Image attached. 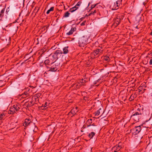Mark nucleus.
Returning a JSON list of instances; mask_svg holds the SVG:
<instances>
[{"instance_id":"obj_1","label":"nucleus","mask_w":152,"mask_h":152,"mask_svg":"<svg viewBox=\"0 0 152 152\" xmlns=\"http://www.w3.org/2000/svg\"><path fill=\"white\" fill-rule=\"evenodd\" d=\"M51 64H53V65L51 67H49L50 69L48 70V71L51 72L57 71L61 66L59 61H55L54 62H51Z\"/></svg>"},{"instance_id":"obj_2","label":"nucleus","mask_w":152,"mask_h":152,"mask_svg":"<svg viewBox=\"0 0 152 152\" xmlns=\"http://www.w3.org/2000/svg\"><path fill=\"white\" fill-rule=\"evenodd\" d=\"M141 115L142 114L140 113L137 112H134L131 116V118L134 121L137 122L140 118Z\"/></svg>"},{"instance_id":"obj_3","label":"nucleus","mask_w":152,"mask_h":152,"mask_svg":"<svg viewBox=\"0 0 152 152\" xmlns=\"http://www.w3.org/2000/svg\"><path fill=\"white\" fill-rule=\"evenodd\" d=\"M63 53V51L61 50H56L55 51L52 56L53 60L58 61L57 60L61 56V54Z\"/></svg>"},{"instance_id":"obj_4","label":"nucleus","mask_w":152,"mask_h":152,"mask_svg":"<svg viewBox=\"0 0 152 152\" xmlns=\"http://www.w3.org/2000/svg\"><path fill=\"white\" fill-rule=\"evenodd\" d=\"M87 43V38L83 36L79 38L78 39V44L80 46H82L86 44Z\"/></svg>"},{"instance_id":"obj_5","label":"nucleus","mask_w":152,"mask_h":152,"mask_svg":"<svg viewBox=\"0 0 152 152\" xmlns=\"http://www.w3.org/2000/svg\"><path fill=\"white\" fill-rule=\"evenodd\" d=\"M142 125L136 126L133 129L130 130V131L132 132V134L136 135L138 134L141 130V126Z\"/></svg>"},{"instance_id":"obj_6","label":"nucleus","mask_w":152,"mask_h":152,"mask_svg":"<svg viewBox=\"0 0 152 152\" xmlns=\"http://www.w3.org/2000/svg\"><path fill=\"white\" fill-rule=\"evenodd\" d=\"M121 21V18L120 16H117V17L114 20V23L112 24V26L115 28L120 23Z\"/></svg>"},{"instance_id":"obj_7","label":"nucleus","mask_w":152,"mask_h":152,"mask_svg":"<svg viewBox=\"0 0 152 152\" xmlns=\"http://www.w3.org/2000/svg\"><path fill=\"white\" fill-rule=\"evenodd\" d=\"M99 15L102 17H105L107 15L108 11L106 10H104L103 9L102 10H100L99 12Z\"/></svg>"},{"instance_id":"obj_8","label":"nucleus","mask_w":152,"mask_h":152,"mask_svg":"<svg viewBox=\"0 0 152 152\" xmlns=\"http://www.w3.org/2000/svg\"><path fill=\"white\" fill-rule=\"evenodd\" d=\"M121 143H119L118 145H116L115 146L113 147L112 148V150L113 151H114V152H117L119 151L120 149L121 148V145H120Z\"/></svg>"},{"instance_id":"obj_9","label":"nucleus","mask_w":152,"mask_h":152,"mask_svg":"<svg viewBox=\"0 0 152 152\" xmlns=\"http://www.w3.org/2000/svg\"><path fill=\"white\" fill-rule=\"evenodd\" d=\"M121 3L120 0H117L115 3H114L113 5V8H112L113 10H115L117 9Z\"/></svg>"},{"instance_id":"obj_10","label":"nucleus","mask_w":152,"mask_h":152,"mask_svg":"<svg viewBox=\"0 0 152 152\" xmlns=\"http://www.w3.org/2000/svg\"><path fill=\"white\" fill-rule=\"evenodd\" d=\"M78 112V110H77L73 108L68 114V115L71 116V117H73L75 115L76 113Z\"/></svg>"},{"instance_id":"obj_11","label":"nucleus","mask_w":152,"mask_h":152,"mask_svg":"<svg viewBox=\"0 0 152 152\" xmlns=\"http://www.w3.org/2000/svg\"><path fill=\"white\" fill-rule=\"evenodd\" d=\"M102 50L101 49H97L94 50L92 53V54H93L94 56H96L97 55H100V54L102 53Z\"/></svg>"},{"instance_id":"obj_12","label":"nucleus","mask_w":152,"mask_h":152,"mask_svg":"<svg viewBox=\"0 0 152 152\" xmlns=\"http://www.w3.org/2000/svg\"><path fill=\"white\" fill-rule=\"evenodd\" d=\"M31 122V121L30 119H26L25 120V122L23 123V126H28Z\"/></svg>"},{"instance_id":"obj_13","label":"nucleus","mask_w":152,"mask_h":152,"mask_svg":"<svg viewBox=\"0 0 152 152\" xmlns=\"http://www.w3.org/2000/svg\"><path fill=\"white\" fill-rule=\"evenodd\" d=\"M137 95L136 93H135L133 94H132L129 98V100L130 101H132L134 100L135 98L137 97Z\"/></svg>"},{"instance_id":"obj_14","label":"nucleus","mask_w":152,"mask_h":152,"mask_svg":"<svg viewBox=\"0 0 152 152\" xmlns=\"http://www.w3.org/2000/svg\"><path fill=\"white\" fill-rule=\"evenodd\" d=\"M50 61V60H49L48 59H46L45 61H44V64L48 68L49 67L47 66V65H49L50 64H51Z\"/></svg>"},{"instance_id":"obj_15","label":"nucleus","mask_w":152,"mask_h":152,"mask_svg":"<svg viewBox=\"0 0 152 152\" xmlns=\"http://www.w3.org/2000/svg\"><path fill=\"white\" fill-rule=\"evenodd\" d=\"M92 123V119L91 118L89 119L86 122V124H87V127H88L89 126H91V124Z\"/></svg>"},{"instance_id":"obj_16","label":"nucleus","mask_w":152,"mask_h":152,"mask_svg":"<svg viewBox=\"0 0 152 152\" xmlns=\"http://www.w3.org/2000/svg\"><path fill=\"white\" fill-rule=\"evenodd\" d=\"M69 47L68 46L65 47L63 48V53L64 54H66L68 53V48Z\"/></svg>"},{"instance_id":"obj_17","label":"nucleus","mask_w":152,"mask_h":152,"mask_svg":"<svg viewBox=\"0 0 152 152\" xmlns=\"http://www.w3.org/2000/svg\"><path fill=\"white\" fill-rule=\"evenodd\" d=\"M95 133L94 132H91L88 135V137L90 139L93 138V137L95 135Z\"/></svg>"},{"instance_id":"obj_18","label":"nucleus","mask_w":152,"mask_h":152,"mask_svg":"<svg viewBox=\"0 0 152 152\" xmlns=\"http://www.w3.org/2000/svg\"><path fill=\"white\" fill-rule=\"evenodd\" d=\"M103 59L104 60L106 61L107 62H108L110 61V58L107 56H104L103 57Z\"/></svg>"},{"instance_id":"obj_19","label":"nucleus","mask_w":152,"mask_h":152,"mask_svg":"<svg viewBox=\"0 0 152 152\" xmlns=\"http://www.w3.org/2000/svg\"><path fill=\"white\" fill-rule=\"evenodd\" d=\"M12 107L14 110H15L16 111L20 109L19 107H18V105L16 104L14 105Z\"/></svg>"},{"instance_id":"obj_20","label":"nucleus","mask_w":152,"mask_h":152,"mask_svg":"<svg viewBox=\"0 0 152 152\" xmlns=\"http://www.w3.org/2000/svg\"><path fill=\"white\" fill-rule=\"evenodd\" d=\"M39 10V7H35V9H34L33 12L35 13V14H36L38 12Z\"/></svg>"},{"instance_id":"obj_21","label":"nucleus","mask_w":152,"mask_h":152,"mask_svg":"<svg viewBox=\"0 0 152 152\" xmlns=\"http://www.w3.org/2000/svg\"><path fill=\"white\" fill-rule=\"evenodd\" d=\"M5 116V114L2 113L0 115V120H1L3 119V118Z\"/></svg>"},{"instance_id":"obj_22","label":"nucleus","mask_w":152,"mask_h":152,"mask_svg":"<svg viewBox=\"0 0 152 152\" xmlns=\"http://www.w3.org/2000/svg\"><path fill=\"white\" fill-rule=\"evenodd\" d=\"M70 14V13H69L68 12H66L64 14V16H63V17H64V18L68 17L69 16Z\"/></svg>"},{"instance_id":"obj_23","label":"nucleus","mask_w":152,"mask_h":152,"mask_svg":"<svg viewBox=\"0 0 152 152\" xmlns=\"http://www.w3.org/2000/svg\"><path fill=\"white\" fill-rule=\"evenodd\" d=\"M54 7H51L50 9L49 10H48L47 12H46V13L47 14H49L50 12H51V11H53L54 10Z\"/></svg>"},{"instance_id":"obj_24","label":"nucleus","mask_w":152,"mask_h":152,"mask_svg":"<svg viewBox=\"0 0 152 152\" xmlns=\"http://www.w3.org/2000/svg\"><path fill=\"white\" fill-rule=\"evenodd\" d=\"M15 110H14L12 107H11L10 108V113L13 114L15 112Z\"/></svg>"},{"instance_id":"obj_25","label":"nucleus","mask_w":152,"mask_h":152,"mask_svg":"<svg viewBox=\"0 0 152 152\" xmlns=\"http://www.w3.org/2000/svg\"><path fill=\"white\" fill-rule=\"evenodd\" d=\"M101 110V108H100L99 110L96 111V112H95V114L96 115H99L100 113V110Z\"/></svg>"},{"instance_id":"obj_26","label":"nucleus","mask_w":152,"mask_h":152,"mask_svg":"<svg viewBox=\"0 0 152 152\" xmlns=\"http://www.w3.org/2000/svg\"><path fill=\"white\" fill-rule=\"evenodd\" d=\"M75 8L74 9V7L69 9V12H75V11L77 10L76 9H75Z\"/></svg>"},{"instance_id":"obj_27","label":"nucleus","mask_w":152,"mask_h":152,"mask_svg":"<svg viewBox=\"0 0 152 152\" xmlns=\"http://www.w3.org/2000/svg\"><path fill=\"white\" fill-rule=\"evenodd\" d=\"M49 105V103H47V102H46L45 103V104L44 105H43V104H42V106L41 107H47V106Z\"/></svg>"},{"instance_id":"obj_28","label":"nucleus","mask_w":152,"mask_h":152,"mask_svg":"<svg viewBox=\"0 0 152 152\" xmlns=\"http://www.w3.org/2000/svg\"><path fill=\"white\" fill-rule=\"evenodd\" d=\"M73 33V32L71 30L68 32L66 33V35H72Z\"/></svg>"},{"instance_id":"obj_29","label":"nucleus","mask_w":152,"mask_h":152,"mask_svg":"<svg viewBox=\"0 0 152 152\" xmlns=\"http://www.w3.org/2000/svg\"><path fill=\"white\" fill-rule=\"evenodd\" d=\"M82 3V1H78L77 4L76 5V6H77V7H79V6H80L81 4Z\"/></svg>"},{"instance_id":"obj_30","label":"nucleus","mask_w":152,"mask_h":152,"mask_svg":"<svg viewBox=\"0 0 152 152\" xmlns=\"http://www.w3.org/2000/svg\"><path fill=\"white\" fill-rule=\"evenodd\" d=\"M96 12H97V10H95L93 12L92 11L91 12V13H90L89 15V16L90 15H92V14L93 15H94L95 14Z\"/></svg>"},{"instance_id":"obj_31","label":"nucleus","mask_w":152,"mask_h":152,"mask_svg":"<svg viewBox=\"0 0 152 152\" xmlns=\"http://www.w3.org/2000/svg\"><path fill=\"white\" fill-rule=\"evenodd\" d=\"M83 99L86 101H88L89 100V97L88 96H85L83 97Z\"/></svg>"},{"instance_id":"obj_32","label":"nucleus","mask_w":152,"mask_h":152,"mask_svg":"<svg viewBox=\"0 0 152 152\" xmlns=\"http://www.w3.org/2000/svg\"><path fill=\"white\" fill-rule=\"evenodd\" d=\"M41 95V94L38 93V94H35L34 97H36L37 99V98L39 97Z\"/></svg>"},{"instance_id":"obj_33","label":"nucleus","mask_w":152,"mask_h":152,"mask_svg":"<svg viewBox=\"0 0 152 152\" xmlns=\"http://www.w3.org/2000/svg\"><path fill=\"white\" fill-rule=\"evenodd\" d=\"M5 8L3 9L1 11L0 13L4 15V13L5 11Z\"/></svg>"},{"instance_id":"obj_34","label":"nucleus","mask_w":152,"mask_h":152,"mask_svg":"<svg viewBox=\"0 0 152 152\" xmlns=\"http://www.w3.org/2000/svg\"><path fill=\"white\" fill-rule=\"evenodd\" d=\"M49 25L48 26H44L42 28V29L44 30H45V29H47V28L49 27Z\"/></svg>"},{"instance_id":"obj_35","label":"nucleus","mask_w":152,"mask_h":152,"mask_svg":"<svg viewBox=\"0 0 152 152\" xmlns=\"http://www.w3.org/2000/svg\"><path fill=\"white\" fill-rule=\"evenodd\" d=\"M71 30L73 32L76 30V28L75 27H72L71 28Z\"/></svg>"},{"instance_id":"obj_36","label":"nucleus","mask_w":152,"mask_h":152,"mask_svg":"<svg viewBox=\"0 0 152 152\" xmlns=\"http://www.w3.org/2000/svg\"><path fill=\"white\" fill-rule=\"evenodd\" d=\"M108 75H109V72H107V73H105V75H102V77H108Z\"/></svg>"},{"instance_id":"obj_37","label":"nucleus","mask_w":152,"mask_h":152,"mask_svg":"<svg viewBox=\"0 0 152 152\" xmlns=\"http://www.w3.org/2000/svg\"><path fill=\"white\" fill-rule=\"evenodd\" d=\"M9 11H10V7H9L7 9V10H6V14H8V13L9 12Z\"/></svg>"},{"instance_id":"obj_38","label":"nucleus","mask_w":152,"mask_h":152,"mask_svg":"<svg viewBox=\"0 0 152 152\" xmlns=\"http://www.w3.org/2000/svg\"><path fill=\"white\" fill-rule=\"evenodd\" d=\"M86 22V21H83L82 23L80 24V26H83L85 25V24Z\"/></svg>"},{"instance_id":"obj_39","label":"nucleus","mask_w":152,"mask_h":152,"mask_svg":"<svg viewBox=\"0 0 152 152\" xmlns=\"http://www.w3.org/2000/svg\"><path fill=\"white\" fill-rule=\"evenodd\" d=\"M96 4L92 5L91 6V9H92L93 8H94L96 7Z\"/></svg>"},{"instance_id":"obj_40","label":"nucleus","mask_w":152,"mask_h":152,"mask_svg":"<svg viewBox=\"0 0 152 152\" xmlns=\"http://www.w3.org/2000/svg\"><path fill=\"white\" fill-rule=\"evenodd\" d=\"M86 127H87V126L85 125H84L82 127V128H81V129L83 130L84 129L86 128Z\"/></svg>"},{"instance_id":"obj_41","label":"nucleus","mask_w":152,"mask_h":152,"mask_svg":"<svg viewBox=\"0 0 152 152\" xmlns=\"http://www.w3.org/2000/svg\"><path fill=\"white\" fill-rule=\"evenodd\" d=\"M3 16H4V15L0 13V19L1 20L2 18L3 17Z\"/></svg>"},{"instance_id":"obj_42","label":"nucleus","mask_w":152,"mask_h":152,"mask_svg":"<svg viewBox=\"0 0 152 152\" xmlns=\"http://www.w3.org/2000/svg\"><path fill=\"white\" fill-rule=\"evenodd\" d=\"M148 54L151 56H152V50L150 51L148 53Z\"/></svg>"},{"instance_id":"obj_43","label":"nucleus","mask_w":152,"mask_h":152,"mask_svg":"<svg viewBox=\"0 0 152 152\" xmlns=\"http://www.w3.org/2000/svg\"><path fill=\"white\" fill-rule=\"evenodd\" d=\"M29 93L28 91L25 92L24 94L26 96H27L28 95Z\"/></svg>"},{"instance_id":"obj_44","label":"nucleus","mask_w":152,"mask_h":152,"mask_svg":"<svg viewBox=\"0 0 152 152\" xmlns=\"http://www.w3.org/2000/svg\"><path fill=\"white\" fill-rule=\"evenodd\" d=\"M74 8H75V9H76V10H77V9H78V7H77V6H76V5H75V6L74 7Z\"/></svg>"},{"instance_id":"obj_45","label":"nucleus","mask_w":152,"mask_h":152,"mask_svg":"<svg viewBox=\"0 0 152 152\" xmlns=\"http://www.w3.org/2000/svg\"><path fill=\"white\" fill-rule=\"evenodd\" d=\"M85 18V17L84 16V17H82L81 18L80 20H81V21H82Z\"/></svg>"},{"instance_id":"obj_46","label":"nucleus","mask_w":152,"mask_h":152,"mask_svg":"<svg viewBox=\"0 0 152 152\" xmlns=\"http://www.w3.org/2000/svg\"><path fill=\"white\" fill-rule=\"evenodd\" d=\"M47 108H48V107H41V109H42L43 110H45Z\"/></svg>"},{"instance_id":"obj_47","label":"nucleus","mask_w":152,"mask_h":152,"mask_svg":"<svg viewBox=\"0 0 152 152\" xmlns=\"http://www.w3.org/2000/svg\"><path fill=\"white\" fill-rule=\"evenodd\" d=\"M149 64L150 65L152 64V59L150 60V62H149Z\"/></svg>"},{"instance_id":"obj_48","label":"nucleus","mask_w":152,"mask_h":152,"mask_svg":"<svg viewBox=\"0 0 152 152\" xmlns=\"http://www.w3.org/2000/svg\"><path fill=\"white\" fill-rule=\"evenodd\" d=\"M91 126H96L95 125V124L94 123H93L91 125Z\"/></svg>"},{"instance_id":"obj_49","label":"nucleus","mask_w":152,"mask_h":152,"mask_svg":"<svg viewBox=\"0 0 152 152\" xmlns=\"http://www.w3.org/2000/svg\"><path fill=\"white\" fill-rule=\"evenodd\" d=\"M73 108V109H75L77 110V109L78 107H76L75 108Z\"/></svg>"},{"instance_id":"obj_50","label":"nucleus","mask_w":152,"mask_h":152,"mask_svg":"<svg viewBox=\"0 0 152 152\" xmlns=\"http://www.w3.org/2000/svg\"><path fill=\"white\" fill-rule=\"evenodd\" d=\"M145 4H146V3H145L144 2L143 3V4L144 5H145Z\"/></svg>"},{"instance_id":"obj_51","label":"nucleus","mask_w":152,"mask_h":152,"mask_svg":"<svg viewBox=\"0 0 152 152\" xmlns=\"http://www.w3.org/2000/svg\"><path fill=\"white\" fill-rule=\"evenodd\" d=\"M91 128L92 129H94V127H91Z\"/></svg>"},{"instance_id":"obj_52","label":"nucleus","mask_w":152,"mask_h":152,"mask_svg":"<svg viewBox=\"0 0 152 152\" xmlns=\"http://www.w3.org/2000/svg\"><path fill=\"white\" fill-rule=\"evenodd\" d=\"M83 130H82L81 129V132H83Z\"/></svg>"},{"instance_id":"obj_53","label":"nucleus","mask_w":152,"mask_h":152,"mask_svg":"<svg viewBox=\"0 0 152 152\" xmlns=\"http://www.w3.org/2000/svg\"><path fill=\"white\" fill-rule=\"evenodd\" d=\"M136 28H138V26H136Z\"/></svg>"},{"instance_id":"obj_54","label":"nucleus","mask_w":152,"mask_h":152,"mask_svg":"<svg viewBox=\"0 0 152 152\" xmlns=\"http://www.w3.org/2000/svg\"><path fill=\"white\" fill-rule=\"evenodd\" d=\"M150 34H151V35H152V31L151 33Z\"/></svg>"},{"instance_id":"obj_55","label":"nucleus","mask_w":152,"mask_h":152,"mask_svg":"<svg viewBox=\"0 0 152 152\" xmlns=\"http://www.w3.org/2000/svg\"><path fill=\"white\" fill-rule=\"evenodd\" d=\"M89 3L88 4V7L89 6Z\"/></svg>"},{"instance_id":"obj_56","label":"nucleus","mask_w":152,"mask_h":152,"mask_svg":"<svg viewBox=\"0 0 152 152\" xmlns=\"http://www.w3.org/2000/svg\"><path fill=\"white\" fill-rule=\"evenodd\" d=\"M151 119V118H149V119L148 120V121L149 120Z\"/></svg>"},{"instance_id":"obj_57","label":"nucleus","mask_w":152,"mask_h":152,"mask_svg":"<svg viewBox=\"0 0 152 152\" xmlns=\"http://www.w3.org/2000/svg\"><path fill=\"white\" fill-rule=\"evenodd\" d=\"M53 48V47H52V48ZM53 49H54L53 48Z\"/></svg>"},{"instance_id":"obj_58","label":"nucleus","mask_w":152,"mask_h":152,"mask_svg":"<svg viewBox=\"0 0 152 152\" xmlns=\"http://www.w3.org/2000/svg\"><path fill=\"white\" fill-rule=\"evenodd\" d=\"M1 50H2V51H2V50H3V49H2Z\"/></svg>"}]
</instances>
